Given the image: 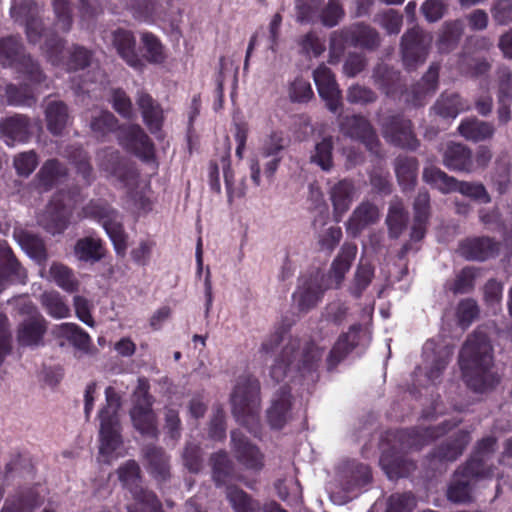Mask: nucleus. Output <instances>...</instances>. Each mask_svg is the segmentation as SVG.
Returning <instances> with one entry per match:
<instances>
[{
    "mask_svg": "<svg viewBox=\"0 0 512 512\" xmlns=\"http://www.w3.org/2000/svg\"><path fill=\"white\" fill-rule=\"evenodd\" d=\"M379 218L378 207L370 201H363L350 215L346 222V230L353 237H357L364 229L377 223Z\"/></svg>",
    "mask_w": 512,
    "mask_h": 512,
    "instance_id": "obj_24",
    "label": "nucleus"
},
{
    "mask_svg": "<svg viewBox=\"0 0 512 512\" xmlns=\"http://www.w3.org/2000/svg\"><path fill=\"white\" fill-rule=\"evenodd\" d=\"M82 213L86 218L98 220L111 239L118 255H124L127 249L128 236L123 228L119 213L103 200H91L83 207Z\"/></svg>",
    "mask_w": 512,
    "mask_h": 512,
    "instance_id": "obj_5",
    "label": "nucleus"
},
{
    "mask_svg": "<svg viewBox=\"0 0 512 512\" xmlns=\"http://www.w3.org/2000/svg\"><path fill=\"white\" fill-rule=\"evenodd\" d=\"M66 197L63 191L55 193L38 217V223L52 235L60 234L68 227L70 211L65 203Z\"/></svg>",
    "mask_w": 512,
    "mask_h": 512,
    "instance_id": "obj_11",
    "label": "nucleus"
},
{
    "mask_svg": "<svg viewBox=\"0 0 512 512\" xmlns=\"http://www.w3.org/2000/svg\"><path fill=\"white\" fill-rule=\"evenodd\" d=\"M442 163L451 171L471 172L473 169L472 151L464 144L449 142L443 149Z\"/></svg>",
    "mask_w": 512,
    "mask_h": 512,
    "instance_id": "obj_23",
    "label": "nucleus"
},
{
    "mask_svg": "<svg viewBox=\"0 0 512 512\" xmlns=\"http://www.w3.org/2000/svg\"><path fill=\"white\" fill-rule=\"evenodd\" d=\"M136 103L141 110L144 123L152 134H158L163 124L161 106L146 92H138Z\"/></svg>",
    "mask_w": 512,
    "mask_h": 512,
    "instance_id": "obj_28",
    "label": "nucleus"
},
{
    "mask_svg": "<svg viewBox=\"0 0 512 512\" xmlns=\"http://www.w3.org/2000/svg\"><path fill=\"white\" fill-rule=\"evenodd\" d=\"M471 438L468 432L459 431L456 436L439 445L432 453L431 461H455L469 444Z\"/></svg>",
    "mask_w": 512,
    "mask_h": 512,
    "instance_id": "obj_34",
    "label": "nucleus"
},
{
    "mask_svg": "<svg viewBox=\"0 0 512 512\" xmlns=\"http://www.w3.org/2000/svg\"><path fill=\"white\" fill-rule=\"evenodd\" d=\"M117 473L119 480L130 490L136 501L151 507L153 510L160 508L161 502L157 496L140 485V467L136 461L128 460L118 468Z\"/></svg>",
    "mask_w": 512,
    "mask_h": 512,
    "instance_id": "obj_10",
    "label": "nucleus"
},
{
    "mask_svg": "<svg viewBox=\"0 0 512 512\" xmlns=\"http://www.w3.org/2000/svg\"><path fill=\"white\" fill-rule=\"evenodd\" d=\"M397 180L403 190H412L417 183L418 161L408 156H398L394 160Z\"/></svg>",
    "mask_w": 512,
    "mask_h": 512,
    "instance_id": "obj_41",
    "label": "nucleus"
},
{
    "mask_svg": "<svg viewBox=\"0 0 512 512\" xmlns=\"http://www.w3.org/2000/svg\"><path fill=\"white\" fill-rule=\"evenodd\" d=\"M67 176V168L57 159L44 162L36 174L38 186L43 191H49Z\"/></svg>",
    "mask_w": 512,
    "mask_h": 512,
    "instance_id": "obj_38",
    "label": "nucleus"
},
{
    "mask_svg": "<svg viewBox=\"0 0 512 512\" xmlns=\"http://www.w3.org/2000/svg\"><path fill=\"white\" fill-rule=\"evenodd\" d=\"M446 430L441 426L412 428L399 433V440L406 448L419 449L428 441L443 435Z\"/></svg>",
    "mask_w": 512,
    "mask_h": 512,
    "instance_id": "obj_36",
    "label": "nucleus"
},
{
    "mask_svg": "<svg viewBox=\"0 0 512 512\" xmlns=\"http://www.w3.org/2000/svg\"><path fill=\"white\" fill-rule=\"evenodd\" d=\"M457 68L461 74L477 78L490 71L491 63L484 57H473L469 51L461 50L457 54Z\"/></svg>",
    "mask_w": 512,
    "mask_h": 512,
    "instance_id": "obj_42",
    "label": "nucleus"
},
{
    "mask_svg": "<svg viewBox=\"0 0 512 512\" xmlns=\"http://www.w3.org/2000/svg\"><path fill=\"white\" fill-rule=\"evenodd\" d=\"M290 145V139L281 131L268 134L260 147V156L268 161L264 165V174L272 179L282 161L281 153Z\"/></svg>",
    "mask_w": 512,
    "mask_h": 512,
    "instance_id": "obj_13",
    "label": "nucleus"
},
{
    "mask_svg": "<svg viewBox=\"0 0 512 512\" xmlns=\"http://www.w3.org/2000/svg\"><path fill=\"white\" fill-rule=\"evenodd\" d=\"M381 42L380 33L363 22L334 31L330 37L331 49L339 51H343L344 44L367 51H376L381 46Z\"/></svg>",
    "mask_w": 512,
    "mask_h": 512,
    "instance_id": "obj_6",
    "label": "nucleus"
},
{
    "mask_svg": "<svg viewBox=\"0 0 512 512\" xmlns=\"http://www.w3.org/2000/svg\"><path fill=\"white\" fill-rule=\"evenodd\" d=\"M291 395L285 388L275 394L267 410V420L274 429H281L290 418Z\"/></svg>",
    "mask_w": 512,
    "mask_h": 512,
    "instance_id": "obj_31",
    "label": "nucleus"
},
{
    "mask_svg": "<svg viewBox=\"0 0 512 512\" xmlns=\"http://www.w3.org/2000/svg\"><path fill=\"white\" fill-rule=\"evenodd\" d=\"M259 383L249 377H240L231 394L233 415L237 420L254 431L258 424L260 409Z\"/></svg>",
    "mask_w": 512,
    "mask_h": 512,
    "instance_id": "obj_4",
    "label": "nucleus"
},
{
    "mask_svg": "<svg viewBox=\"0 0 512 512\" xmlns=\"http://www.w3.org/2000/svg\"><path fill=\"white\" fill-rule=\"evenodd\" d=\"M422 178L424 182L444 194L453 192L454 185L456 184L455 177L449 176L446 172L433 165L424 168Z\"/></svg>",
    "mask_w": 512,
    "mask_h": 512,
    "instance_id": "obj_47",
    "label": "nucleus"
},
{
    "mask_svg": "<svg viewBox=\"0 0 512 512\" xmlns=\"http://www.w3.org/2000/svg\"><path fill=\"white\" fill-rule=\"evenodd\" d=\"M142 451L147 463L148 472L158 482L168 480L170 478L169 457L163 448L155 445H146Z\"/></svg>",
    "mask_w": 512,
    "mask_h": 512,
    "instance_id": "obj_27",
    "label": "nucleus"
},
{
    "mask_svg": "<svg viewBox=\"0 0 512 512\" xmlns=\"http://www.w3.org/2000/svg\"><path fill=\"white\" fill-rule=\"evenodd\" d=\"M465 33L463 19H452L444 21L437 33L436 48L440 54L453 52L460 44Z\"/></svg>",
    "mask_w": 512,
    "mask_h": 512,
    "instance_id": "obj_22",
    "label": "nucleus"
},
{
    "mask_svg": "<svg viewBox=\"0 0 512 512\" xmlns=\"http://www.w3.org/2000/svg\"><path fill=\"white\" fill-rule=\"evenodd\" d=\"M458 94L442 95L434 104L433 110L443 118H455L463 110Z\"/></svg>",
    "mask_w": 512,
    "mask_h": 512,
    "instance_id": "obj_59",
    "label": "nucleus"
},
{
    "mask_svg": "<svg viewBox=\"0 0 512 512\" xmlns=\"http://www.w3.org/2000/svg\"><path fill=\"white\" fill-rule=\"evenodd\" d=\"M60 334L66 336L79 349H87L90 343L89 335L73 323H63L59 326Z\"/></svg>",
    "mask_w": 512,
    "mask_h": 512,
    "instance_id": "obj_64",
    "label": "nucleus"
},
{
    "mask_svg": "<svg viewBox=\"0 0 512 512\" xmlns=\"http://www.w3.org/2000/svg\"><path fill=\"white\" fill-rule=\"evenodd\" d=\"M105 395L106 406L99 412V454L103 457V462L110 463L113 459L114 452L123 442L121 437V425L118 418V409L121 406V400L112 387L106 388Z\"/></svg>",
    "mask_w": 512,
    "mask_h": 512,
    "instance_id": "obj_2",
    "label": "nucleus"
},
{
    "mask_svg": "<svg viewBox=\"0 0 512 512\" xmlns=\"http://www.w3.org/2000/svg\"><path fill=\"white\" fill-rule=\"evenodd\" d=\"M48 323L42 315L28 317L20 323L17 330V340L22 346H40L43 344Z\"/></svg>",
    "mask_w": 512,
    "mask_h": 512,
    "instance_id": "obj_25",
    "label": "nucleus"
},
{
    "mask_svg": "<svg viewBox=\"0 0 512 512\" xmlns=\"http://www.w3.org/2000/svg\"><path fill=\"white\" fill-rule=\"evenodd\" d=\"M99 168L107 173L109 177L115 178L123 185L129 184L134 180L136 173L121 158L118 151L114 149H104L98 153Z\"/></svg>",
    "mask_w": 512,
    "mask_h": 512,
    "instance_id": "obj_19",
    "label": "nucleus"
},
{
    "mask_svg": "<svg viewBox=\"0 0 512 512\" xmlns=\"http://www.w3.org/2000/svg\"><path fill=\"white\" fill-rule=\"evenodd\" d=\"M380 464L390 480L407 477L416 469L413 461L403 456H394L388 452L382 454Z\"/></svg>",
    "mask_w": 512,
    "mask_h": 512,
    "instance_id": "obj_40",
    "label": "nucleus"
},
{
    "mask_svg": "<svg viewBox=\"0 0 512 512\" xmlns=\"http://www.w3.org/2000/svg\"><path fill=\"white\" fill-rule=\"evenodd\" d=\"M112 42L119 56L131 67L140 68L142 61L136 52V40L132 32L117 29L112 33Z\"/></svg>",
    "mask_w": 512,
    "mask_h": 512,
    "instance_id": "obj_29",
    "label": "nucleus"
},
{
    "mask_svg": "<svg viewBox=\"0 0 512 512\" xmlns=\"http://www.w3.org/2000/svg\"><path fill=\"white\" fill-rule=\"evenodd\" d=\"M459 363L467 386L475 392L483 393L499 382L491 371L493 347L486 331L481 327L464 342L459 354Z\"/></svg>",
    "mask_w": 512,
    "mask_h": 512,
    "instance_id": "obj_1",
    "label": "nucleus"
},
{
    "mask_svg": "<svg viewBox=\"0 0 512 512\" xmlns=\"http://www.w3.org/2000/svg\"><path fill=\"white\" fill-rule=\"evenodd\" d=\"M225 497L234 512H258L260 503L237 485L227 486Z\"/></svg>",
    "mask_w": 512,
    "mask_h": 512,
    "instance_id": "obj_44",
    "label": "nucleus"
},
{
    "mask_svg": "<svg viewBox=\"0 0 512 512\" xmlns=\"http://www.w3.org/2000/svg\"><path fill=\"white\" fill-rule=\"evenodd\" d=\"M407 221L408 214L402 201L398 198L391 200L386 217L389 236L394 239L399 238L407 226Z\"/></svg>",
    "mask_w": 512,
    "mask_h": 512,
    "instance_id": "obj_45",
    "label": "nucleus"
},
{
    "mask_svg": "<svg viewBox=\"0 0 512 512\" xmlns=\"http://www.w3.org/2000/svg\"><path fill=\"white\" fill-rule=\"evenodd\" d=\"M49 274L52 280L64 291L68 293L78 291L79 281L74 272L66 265L58 262L52 263Z\"/></svg>",
    "mask_w": 512,
    "mask_h": 512,
    "instance_id": "obj_48",
    "label": "nucleus"
},
{
    "mask_svg": "<svg viewBox=\"0 0 512 512\" xmlns=\"http://www.w3.org/2000/svg\"><path fill=\"white\" fill-rule=\"evenodd\" d=\"M26 278V270L21 266L11 248L5 242L0 243V293L7 284L14 281L23 283Z\"/></svg>",
    "mask_w": 512,
    "mask_h": 512,
    "instance_id": "obj_21",
    "label": "nucleus"
},
{
    "mask_svg": "<svg viewBox=\"0 0 512 512\" xmlns=\"http://www.w3.org/2000/svg\"><path fill=\"white\" fill-rule=\"evenodd\" d=\"M500 243L494 239L482 236L462 240L458 246V253L468 261H486L498 256Z\"/></svg>",
    "mask_w": 512,
    "mask_h": 512,
    "instance_id": "obj_17",
    "label": "nucleus"
},
{
    "mask_svg": "<svg viewBox=\"0 0 512 512\" xmlns=\"http://www.w3.org/2000/svg\"><path fill=\"white\" fill-rule=\"evenodd\" d=\"M415 506L416 499L412 493H395L387 499L385 512H411Z\"/></svg>",
    "mask_w": 512,
    "mask_h": 512,
    "instance_id": "obj_63",
    "label": "nucleus"
},
{
    "mask_svg": "<svg viewBox=\"0 0 512 512\" xmlns=\"http://www.w3.org/2000/svg\"><path fill=\"white\" fill-rule=\"evenodd\" d=\"M119 140L128 150L146 160L152 158L154 146L148 135L139 125L122 127L119 132Z\"/></svg>",
    "mask_w": 512,
    "mask_h": 512,
    "instance_id": "obj_20",
    "label": "nucleus"
},
{
    "mask_svg": "<svg viewBox=\"0 0 512 512\" xmlns=\"http://www.w3.org/2000/svg\"><path fill=\"white\" fill-rule=\"evenodd\" d=\"M332 151V137H325L315 145L310 161L317 164L322 170L329 171L333 166Z\"/></svg>",
    "mask_w": 512,
    "mask_h": 512,
    "instance_id": "obj_57",
    "label": "nucleus"
},
{
    "mask_svg": "<svg viewBox=\"0 0 512 512\" xmlns=\"http://www.w3.org/2000/svg\"><path fill=\"white\" fill-rule=\"evenodd\" d=\"M474 484L468 478L455 472L447 490V497L454 503H465L471 499L472 486Z\"/></svg>",
    "mask_w": 512,
    "mask_h": 512,
    "instance_id": "obj_51",
    "label": "nucleus"
},
{
    "mask_svg": "<svg viewBox=\"0 0 512 512\" xmlns=\"http://www.w3.org/2000/svg\"><path fill=\"white\" fill-rule=\"evenodd\" d=\"M281 346L280 353L271 366L270 375L276 381H282L289 372L301 371V340L283 332H276L262 344V350L273 351Z\"/></svg>",
    "mask_w": 512,
    "mask_h": 512,
    "instance_id": "obj_3",
    "label": "nucleus"
},
{
    "mask_svg": "<svg viewBox=\"0 0 512 512\" xmlns=\"http://www.w3.org/2000/svg\"><path fill=\"white\" fill-rule=\"evenodd\" d=\"M322 293L318 275H310L300 279L298 290L293 294V300L300 311L307 312L316 306Z\"/></svg>",
    "mask_w": 512,
    "mask_h": 512,
    "instance_id": "obj_26",
    "label": "nucleus"
},
{
    "mask_svg": "<svg viewBox=\"0 0 512 512\" xmlns=\"http://www.w3.org/2000/svg\"><path fill=\"white\" fill-rule=\"evenodd\" d=\"M14 238L20 247L35 260L38 265L44 266L48 260L43 240L37 235L23 229H16L14 231Z\"/></svg>",
    "mask_w": 512,
    "mask_h": 512,
    "instance_id": "obj_32",
    "label": "nucleus"
},
{
    "mask_svg": "<svg viewBox=\"0 0 512 512\" xmlns=\"http://www.w3.org/2000/svg\"><path fill=\"white\" fill-rule=\"evenodd\" d=\"M357 253V246L354 243H345L337 257L334 259L329 272L330 278L338 288L342 284L345 274L349 271Z\"/></svg>",
    "mask_w": 512,
    "mask_h": 512,
    "instance_id": "obj_37",
    "label": "nucleus"
},
{
    "mask_svg": "<svg viewBox=\"0 0 512 512\" xmlns=\"http://www.w3.org/2000/svg\"><path fill=\"white\" fill-rule=\"evenodd\" d=\"M74 253L80 261L98 262L104 257L102 241L93 237L81 238L75 244Z\"/></svg>",
    "mask_w": 512,
    "mask_h": 512,
    "instance_id": "obj_46",
    "label": "nucleus"
},
{
    "mask_svg": "<svg viewBox=\"0 0 512 512\" xmlns=\"http://www.w3.org/2000/svg\"><path fill=\"white\" fill-rule=\"evenodd\" d=\"M149 389L148 379L144 377L138 378L137 386L131 396V409H152L154 398L149 393Z\"/></svg>",
    "mask_w": 512,
    "mask_h": 512,
    "instance_id": "obj_60",
    "label": "nucleus"
},
{
    "mask_svg": "<svg viewBox=\"0 0 512 512\" xmlns=\"http://www.w3.org/2000/svg\"><path fill=\"white\" fill-rule=\"evenodd\" d=\"M453 192H459L462 195L483 204L491 202L490 194L485 186L480 182L459 181L456 179Z\"/></svg>",
    "mask_w": 512,
    "mask_h": 512,
    "instance_id": "obj_56",
    "label": "nucleus"
},
{
    "mask_svg": "<svg viewBox=\"0 0 512 512\" xmlns=\"http://www.w3.org/2000/svg\"><path fill=\"white\" fill-rule=\"evenodd\" d=\"M339 130L352 140L362 143L372 154L380 152V140L371 122L361 114L347 115L339 122Z\"/></svg>",
    "mask_w": 512,
    "mask_h": 512,
    "instance_id": "obj_9",
    "label": "nucleus"
},
{
    "mask_svg": "<svg viewBox=\"0 0 512 512\" xmlns=\"http://www.w3.org/2000/svg\"><path fill=\"white\" fill-rule=\"evenodd\" d=\"M456 472L471 480L473 484L479 478H486L493 475V471L491 467L487 465L486 461L474 454Z\"/></svg>",
    "mask_w": 512,
    "mask_h": 512,
    "instance_id": "obj_53",
    "label": "nucleus"
},
{
    "mask_svg": "<svg viewBox=\"0 0 512 512\" xmlns=\"http://www.w3.org/2000/svg\"><path fill=\"white\" fill-rule=\"evenodd\" d=\"M210 467L211 480L217 489L233 485L236 480H241V476L236 473L233 460L225 450H219L212 453L208 459Z\"/></svg>",
    "mask_w": 512,
    "mask_h": 512,
    "instance_id": "obj_16",
    "label": "nucleus"
},
{
    "mask_svg": "<svg viewBox=\"0 0 512 512\" xmlns=\"http://www.w3.org/2000/svg\"><path fill=\"white\" fill-rule=\"evenodd\" d=\"M381 128L383 137L392 144L411 150L418 147L410 120L400 115H391L382 120Z\"/></svg>",
    "mask_w": 512,
    "mask_h": 512,
    "instance_id": "obj_12",
    "label": "nucleus"
},
{
    "mask_svg": "<svg viewBox=\"0 0 512 512\" xmlns=\"http://www.w3.org/2000/svg\"><path fill=\"white\" fill-rule=\"evenodd\" d=\"M458 132L466 140L477 143L492 139L495 134V127L490 122L469 117L462 120L458 126Z\"/></svg>",
    "mask_w": 512,
    "mask_h": 512,
    "instance_id": "obj_33",
    "label": "nucleus"
},
{
    "mask_svg": "<svg viewBox=\"0 0 512 512\" xmlns=\"http://www.w3.org/2000/svg\"><path fill=\"white\" fill-rule=\"evenodd\" d=\"M313 79L327 108L333 113L337 112L342 106L341 91L330 68L321 64L313 71Z\"/></svg>",
    "mask_w": 512,
    "mask_h": 512,
    "instance_id": "obj_15",
    "label": "nucleus"
},
{
    "mask_svg": "<svg viewBox=\"0 0 512 512\" xmlns=\"http://www.w3.org/2000/svg\"><path fill=\"white\" fill-rule=\"evenodd\" d=\"M0 63L27 74L34 82L41 83L45 78L39 64L25 54L24 47L17 36L0 38Z\"/></svg>",
    "mask_w": 512,
    "mask_h": 512,
    "instance_id": "obj_7",
    "label": "nucleus"
},
{
    "mask_svg": "<svg viewBox=\"0 0 512 512\" xmlns=\"http://www.w3.org/2000/svg\"><path fill=\"white\" fill-rule=\"evenodd\" d=\"M378 96L371 88L353 84L346 91V100L353 105L366 106L376 102Z\"/></svg>",
    "mask_w": 512,
    "mask_h": 512,
    "instance_id": "obj_61",
    "label": "nucleus"
},
{
    "mask_svg": "<svg viewBox=\"0 0 512 512\" xmlns=\"http://www.w3.org/2000/svg\"><path fill=\"white\" fill-rule=\"evenodd\" d=\"M129 415L134 428L143 436L158 437L157 417L153 409H130Z\"/></svg>",
    "mask_w": 512,
    "mask_h": 512,
    "instance_id": "obj_43",
    "label": "nucleus"
},
{
    "mask_svg": "<svg viewBox=\"0 0 512 512\" xmlns=\"http://www.w3.org/2000/svg\"><path fill=\"white\" fill-rule=\"evenodd\" d=\"M231 445L234 457L247 470L259 472L263 469V453L240 431L231 432Z\"/></svg>",
    "mask_w": 512,
    "mask_h": 512,
    "instance_id": "obj_14",
    "label": "nucleus"
},
{
    "mask_svg": "<svg viewBox=\"0 0 512 512\" xmlns=\"http://www.w3.org/2000/svg\"><path fill=\"white\" fill-rule=\"evenodd\" d=\"M480 315V307L476 300L473 298H465L459 301L456 307V319L458 325L466 329L468 328Z\"/></svg>",
    "mask_w": 512,
    "mask_h": 512,
    "instance_id": "obj_55",
    "label": "nucleus"
},
{
    "mask_svg": "<svg viewBox=\"0 0 512 512\" xmlns=\"http://www.w3.org/2000/svg\"><path fill=\"white\" fill-rule=\"evenodd\" d=\"M32 137L30 118L14 114L0 120V138L8 145L26 143Z\"/></svg>",
    "mask_w": 512,
    "mask_h": 512,
    "instance_id": "obj_18",
    "label": "nucleus"
},
{
    "mask_svg": "<svg viewBox=\"0 0 512 512\" xmlns=\"http://www.w3.org/2000/svg\"><path fill=\"white\" fill-rule=\"evenodd\" d=\"M40 303L46 312L53 318H66L70 309L56 291H46L40 296Z\"/></svg>",
    "mask_w": 512,
    "mask_h": 512,
    "instance_id": "obj_52",
    "label": "nucleus"
},
{
    "mask_svg": "<svg viewBox=\"0 0 512 512\" xmlns=\"http://www.w3.org/2000/svg\"><path fill=\"white\" fill-rule=\"evenodd\" d=\"M374 269L369 263L360 262L354 273L349 291L355 298H360L362 293L372 282Z\"/></svg>",
    "mask_w": 512,
    "mask_h": 512,
    "instance_id": "obj_54",
    "label": "nucleus"
},
{
    "mask_svg": "<svg viewBox=\"0 0 512 512\" xmlns=\"http://www.w3.org/2000/svg\"><path fill=\"white\" fill-rule=\"evenodd\" d=\"M432 41V34L419 26H414L404 32L399 48L404 66L408 70H414L426 61Z\"/></svg>",
    "mask_w": 512,
    "mask_h": 512,
    "instance_id": "obj_8",
    "label": "nucleus"
},
{
    "mask_svg": "<svg viewBox=\"0 0 512 512\" xmlns=\"http://www.w3.org/2000/svg\"><path fill=\"white\" fill-rule=\"evenodd\" d=\"M184 467L193 474H198L203 468V453L199 444L187 442L181 454Z\"/></svg>",
    "mask_w": 512,
    "mask_h": 512,
    "instance_id": "obj_58",
    "label": "nucleus"
},
{
    "mask_svg": "<svg viewBox=\"0 0 512 512\" xmlns=\"http://www.w3.org/2000/svg\"><path fill=\"white\" fill-rule=\"evenodd\" d=\"M355 187L349 180H341L330 190V199L332 201L334 214L337 220L346 213L353 201Z\"/></svg>",
    "mask_w": 512,
    "mask_h": 512,
    "instance_id": "obj_39",
    "label": "nucleus"
},
{
    "mask_svg": "<svg viewBox=\"0 0 512 512\" xmlns=\"http://www.w3.org/2000/svg\"><path fill=\"white\" fill-rule=\"evenodd\" d=\"M118 128V119L110 111L101 110L91 117L90 129L97 138H104Z\"/></svg>",
    "mask_w": 512,
    "mask_h": 512,
    "instance_id": "obj_50",
    "label": "nucleus"
},
{
    "mask_svg": "<svg viewBox=\"0 0 512 512\" xmlns=\"http://www.w3.org/2000/svg\"><path fill=\"white\" fill-rule=\"evenodd\" d=\"M361 329L360 324H355L349 328L348 332L340 335L327 359L329 369L335 367L358 345Z\"/></svg>",
    "mask_w": 512,
    "mask_h": 512,
    "instance_id": "obj_30",
    "label": "nucleus"
},
{
    "mask_svg": "<svg viewBox=\"0 0 512 512\" xmlns=\"http://www.w3.org/2000/svg\"><path fill=\"white\" fill-rule=\"evenodd\" d=\"M373 83L389 94L399 81V72L385 63H378L372 71Z\"/></svg>",
    "mask_w": 512,
    "mask_h": 512,
    "instance_id": "obj_49",
    "label": "nucleus"
},
{
    "mask_svg": "<svg viewBox=\"0 0 512 512\" xmlns=\"http://www.w3.org/2000/svg\"><path fill=\"white\" fill-rule=\"evenodd\" d=\"M44 114L48 131L61 135L69 121L68 106L63 101L53 100L47 103Z\"/></svg>",
    "mask_w": 512,
    "mask_h": 512,
    "instance_id": "obj_35",
    "label": "nucleus"
},
{
    "mask_svg": "<svg viewBox=\"0 0 512 512\" xmlns=\"http://www.w3.org/2000/svg\"><path fill=\"white\" fill-rule=\"evenodd\" d=\"M374 22L389 35H397L403 24V16L394 9H388L374 16Z\"/></svg>",
    "mask_w": 512,
    "mask_h": 512,
    "instance_id": "obj_62",
    "label": "nucleus"
}]
</instances>
